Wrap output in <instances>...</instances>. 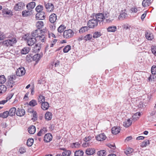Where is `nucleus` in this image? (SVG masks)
Segmentation results:
<instances>
[{
    "label": "nucleus",
    "instance_id": "4d7b16f0",
    "mask_svg": "<svg viewBox=\"0 0 156 156\" xmlns=\"http://www.w3.org/2000/svg\"><path fill=\"white\" fill-rule=\"evenodd\" d=\"M151 0H143L142 5L144 7H145L148 5V3H149Z\"/></svg>",
    "mask_w": 156,
    "mask_h": 156
},
{
    "label": "nucleus",
    "instance_id": "c9c22d12",
    "mask_svg": "<svg viewBox=\"0 0 156 156\" xmlns=\"http://www.w3.org/2000/svg\"><path fill=\"white\" fill-rule=\"evenodd\" d=\"M83 151L78 150L75 151L74 153V156H83Z\"/></svg>",
    "mask_w": 156,
    "mask_h": 156
},
{
    "label": "nucleus",
    "instance_id": "c756f323",
    "mask_svg": "<svg viewBox=\"0 0 156 156\" xmlns=\"http://www.w3.org/2000/svg\"><path fill=\"white\" fill-rule=\"evenodd\" d=\"M66 27L64 25L62 24L60 25L58 29V33H62L64 32V30L66 29Z\"/></svg>",
    "mask_w": 156,
    "mask_h": 156
},
{
    "label": "nucleus",
    "instance_id": "864d4df0",
    "mask_svg": "<svg viewBox=\"0 0 156 156\" xmlns=\"http://www.w3.org/2000/svg\"><path fill=\"white\" fill-rule=\"evenodd\" d=\"M151 49L152 53H153L154 55H156V45H152Z\"/></svg>",
    "mask_w": 156,
    "mask_h": 156
},
{
    "label": "nucleus",
    "instance_id": "37998d69",
    "mask_svg": "<svg viewBox=\"0 0 156 156\" xmlns=\"http://www.w3.org/2000/svg\"><path fill=\"white\" fill-rule=\"evenodd\" d=\"M34 140L32 138L29 139L27 142V145L29 147L31 146L33 144Z\"/></svg>",
    "mask_w": 156,
    "mask_h": 156
},
{
    "label": "nucleus",
    "instance_id": "de8ad7c7",
    "mask_svg": "<svg viewBox=\"0 0 156 156\" xmlns=\"http://www.w3.org/2000/svg\"><path fill=\"white\" fill-rule=\"evenodd\" d=\"M37 105V101L35 100H32L29 102V105L32 107H34Z\"/></svg>",
    "mask_w": 156,
    "mask_h": 156
},
{
    "label": "nucleus",
    "instance_id": "49530a36",
    "mask_svg": "<svg viewBox=\"0 0 156 156\" xmlns=\"http://www.w3.org/2000/svg\"><path fill=\"white\" fill-rule=\"evenodd\" d=\"M29 112L30 113L31 112L33 113V118L32 119H34V120H37V114L36 112L32 110V111H30Z\"/></svg>",
    "mask_w": 156,
    "mask_h": 156
},
{
    "label": "nucleus",
    "instance_id": "ea45409f",
    "mask_svg": "<svg viewBox=\"0 0 156 156\" xmlns=\"http://www.w3.org/2000/svg\"><path fill=\"white\" fill-rule=\"evenodd\" d=\"M150 144L149 140H144L141 144L140 147H146V146Z\"/></svg>",
    "mask_w": 156,
    "mask_h": 156
},
{
    "label": "nucleus",
    "instance_id": "338daca9",
    "mask_svg": "<svg viewBox=\"0 0 156 156\" xmlns=\"http://www.w3.org/2000/svg\"><path fill=\"white\" fill-rule=\"evenodd\" d=\"M73 144L74 145V147L75 148L79 147L80 145L79 143L78 142L73 143Z\"/></svg>",
    "mask_w": 156,
    "mask_h": 156
},
{
    "label": "nucleus",
    "instance_id": "9d476101",
    "mask_svg": "<svg viewBox=\"0 0 156 156\" xmlns=\"http://www.w3.org/2000/svg\"><path fill=\"white\" fill-rule=\"evenodd\" d=\"M45 18V13L43 11L38 12L36 15V18L37 20H43Z\"/></svg>",
    "mask_w": 156,
    "mask_h": 156
},
{
    "label": "nucleus",
    "instance_id": "1a4fd4ad",
    "mask_svg": "<svg viewBox=\"0 0 156 156\" xmlns=\"http://www.w3.org/2000/svg\"><path fill=\"white\" fill-rule=\"evenodd\" d=\"M24 6L25 5L23 3L20 2L15 5L14 9L15 11H19L22 9Z\"/></svg>",
    "mask_w": 156,
    "mask_h": 156
},
{
    "label": "nucleus",
    "instance_id": "9b49d317",
    "mask_svg": "<svg viewBox=\"0 0 156 156\" xmlns=\"http://www.w3.org/2000/svg\"><path fill=\"white\" fill-rule=\"evenodd\" d=\"M27 44L30 46L33 45L36 41V38L34 37H28L27 39Z\"/></svg>",
    "mask_w": 156,
    "mask_h": 156
},
{
    "label": "nucleus",
    "instance_id": "a211bd4d",
    "mask_svg": "<svg viewBox=\"0 0 156 156\" xmlns=\"http://www.w3.org/2000/svg\"><path fill=\"white\" fill-rule=\"evenodd\" d=\"M92 137L90 136H86L84 139V140L85 142V145H87L86 146H88L90 145L92 142L90 143V141Z\"/></svg>",
    "mask_w": 156,
    "mask_h": 156
},
{
    "label": "nucleus",
    "instance_id": "bb28decb",
    "mask_svg": "<svg viewBox=\"0 0 156 156\" xmlns=\"http://www.w3.org/2000/svg\"><path fill=\"white\" fill-rule=\"evenodd\" d=\"M31 13V11L29 10L27 11L25 10L22 12V15L24 17H27L30 16Z\"/></svg>",
    "mask_w": 156,
    "mask_h": 156
},
{
    "label": "nucleus",
    "instance_id": "2eb2a0df",
    "mask_svg": "<svg viewBox=\"0 0 156 156\" xmlns=\"http://www.w3.org/2000/svg\"><path fill=\"white\" fill-rule=\"evenodd\" d=\"M95 152V150L94 148H88L86 150V154L89 155L93 154Z\"/></svg>",
    "mask_w": 156,
    "mask_h": 156
},
{
    "label": "nucleus",
    "instance_id": "cd10ccee",
    "mask_svg": "<svg viewBox=\"0 0 156 156\" xmlns=\"http://www.w3.org/2000/svg\"><path fill=\"white\" fill-rule=\"evenodd\" d=\"M45 118L46 120H50L52 118V114L50 112H47L45 115Z\"/></svg>",
    "mask_w": 156,
    "mask_h": 156
},
{
    "label": "nucleus",
    "instance_id": "412c9836",
    "mask_svg": "<svg viewBox=\"0 0 156 156\" xmlns=\"http://www.w3.org/2000/svg\"><path fill=\"white\" fill-rule=\"evenodd\" d=\"M120 130L119 127H114L112 129V132L113 134H116L119 133Z\"/></svg>",
    "mask_w": 156,
    "mask_h": 156
},
{
    "label": "nucleus",
    "instance_id": "e433bc0d",
    "mask_svg": "<svg viewBox=\"0 0 156 156\" xmlns=\"http://www.w3.org/2000/svg\"><path fill=\"white\" fill-rule=\"evenodd\" d=\"M43 22L42 21H38L37 22L36 26L37 29H40L44 26Z\"/></svg>",
    "mask_w": 156,
    "mask_h": 156
},
{
    "label": "nucleus",
    "instance_id": "423d86ee",
    "mask_svg": "<svg viewBox=\"0 0 156 156\" xmlns=\"http://www.w3.org/2000/svg\"><path fill=\"white\" fill-rule=\"evenodd\" d=\"M93 16H94L95 18L97 20L98 22H102L104 19V14L102 13H99L97 14H94Z\"/></svg>",
    "mask_w": 156,
    "mask_h": 156
},
{
    "label": "nucleus",
    "instance_id": "5fc2aeb1",
    "mask_svg": "<svg viewBox=\"0 0 156 156\" xmlns=\"http://www.w3.org/2000/svg\"><path fill=\"white\" fill-rule=\"evenodd\" d=\"M101 35V33L99 32H96L93 34V37L94 38H97Z\"/></svg>",
    "mask_w": 156,
    "mask_h": 156
},
{
    "label": "nucleus",
    "instance_id": "f704fd0d",
    "mask_svg": "<svg viewBox=\"0 0 156 156\" xmlns=\"http://www.w3.org/2000/svg\"><path fill=\"white\" fill-rule=\"evenodd\" d=\"M38 101L40 103H43L45 102V98L44 96L43 95L40 94L39 95L38 97Z\"/></svg>",
    "mask_w": 156,
    "mask_h": 156
},
{
    "label": "nucleus",
    "instance_id": "5701e85b",
    "mask_svg": "<svg viewBox=\"0 0 156 156\" xmlns=\"http://www.w3.org/2000/svg\"><path fill=\"white\" fill-rule=\"evenodd\" d=\"M14 83L15 81L8 78V80L6 83V85L8 88H11L14 85Z\"/></svg>",
    "mask_w": 156,
    "mask_h": 156
},
{
    "label": "nucleus",
    "instance_id": "79ce46f5",
    "mask_svg": "<svg viewBox=\"0 0 156 156\" xmlns=\"http://www.w3.org/2000/svg\"><path fill=\"white\" fill-rule=\"evenodd\" d=\"M9 115L8 111H7L0 113V117L3 118H7Z\"/></svg>",
    "mask_w": 156,
    "mask_h": 156
},
{
    "label": "nucleus",
    "instance_id": "c03bdc74",
    "mask_svg": "<svg viewBox=\"0 0 156 156\" xmlns=\"http://www.w3.org/2000/svg\"><path fill=\"white\" fill-rule=\"evenodd\" d=\"M41 58V56L39 54H36L34 55L33 59L34 61H39Z\"/></svg>",
    "mask_w": 156,
    "mask_h": 156
},
{
    "label": "nucleus",
    "instance_id": "0eeeda50",
    "mask_svg": "<svg viewBox=\"0 0 156 156\" xmlns=\"http://www.w3.org/2000/svg\"><path fill=\"white\" fill-rule=\"evenodd\" d=\"M25 70L23 67H20L17 69L16 74L17 76H21L25 74Z\"/></svg>",
    "mask_w": 156,
    "mask_h": 156
},
{
    "label": "nucleus",
    "instance_id": "e2e57ef3",
    "mask_svg": "<svg viewBox=\"0 0 156 156\" xmlns=\"http://www.w3.org/2000/svg\"><path fill=\"white\" fill-rule=\"evenodd\" d=\"M122 28L126 30L129 29L130 26L128 24H125L122 26Z\"/></svg>",
    "mask_w": 156,
    "mask_h": 156
},
{
    "label": "nucleus",
    "instance_id": "393cba45",
    "mask_svg": "<svg viewBox=\"0 0 156 156\" xmlns=\"http://www.w3.org/2000/svg\"><path fill=\"white\" fill-rule=\"evenodd\" d=\"M47 128L46 127H44L43 129H41L38 133H37V135L38 136H41L47 132Z\"/></svg>",
    "mask_w": 156,
    "mask_h": 156
},
{
    "label": "nucleus",
    "instance_id": "aec40b11",
    "mask_svg": "<svg viewBox=\"0 0 156 156\" xmlns=\"http://www.w3.org/2000/svg\"><path fill=\"white\" fill-rule=\"evenodd\" d=\"M16 109L15 107H12L10 108L8 112V114L10 116H12L14 115L16 112Z\"/></svg>",
    "mask_w": 156,
    "mask_h": 156
},
{
    "label": "nucleus",
    "instance_id": "4c0bfd02",
    "mask_svg": "<svg viewBox=\"0 0 156 156\" xmlns=\"http://www.w3.org/2000/svg\"><path fill=\"white\" fill-rule=\"evenodd\" d=\"M88 27L85 26L81 27L79 30V33H83L86 31H87L89 30Z\"/></svg>",
    "mask_w": 156,
    "mask_h": 156
},
{
    "label": "nucleus",
    "instance_id": "39448f33",
    "mask_svg": "<svg viewBox=\"0 0 156 156\" xmlns=\"http://www.w3.org/2000/svg\"><path fill=\"white\" fill-rule=\"evenodd\" d=\"M45 31H46L45 29L41 30L39 29H37L32 33L31 35L34 38H38L39 36H40V35L42 33H45Z\"/></svg>",
    "mask_w": 156,
    "mask_h": 156
},
{
    "label": "nucleus",
    "instance_id": "b1692460",
    "mask_svg": "<svg viewBox=\"0 0 156 156\" xmlns=\"http://www.w3.org/2000/svg\"><path fill=\"white\" fill-rule=\"evenodd\" d=\"M117 30V27L115 26H109L107 28V30L108 32H115Z\"/></svg>",
    "mask_w": 156,
    "mask_h": 156
},
{
    "label": "nucleus",
    "instance_id": "0e129e2a",
    "mask_svg": "<svg viewBox=\"0 0 156 156\" xmlns=\"http://www.w3.org/2000/svg\"><path fill=\"white\" fill-rule=\"evenodd\" d=\"M25 151V150L23 147L20 148L19 151V152L21 154H23Z\"/></svg>",
    "mask_w": 156,
    "mask_h": 156
},
{
    "label": "nucleus",
    "instance_id": "a19ab883",
    "mask_svg": "<svg viewBox=\"0 0 156 156\" xmlns=\"http://www.w3.org/2000/svg\"><path fill=\"white\" fill-rule=\"evenodd\" d=\"M71 154V151L70 150H66L62 153V156H69Z\"/></svg>",
    "mask_w": 156,
    "mask_h": 156
},
{
    "label": "nucleus",
    "instance_id": "f3484780",
    "mask_svg": "<svg viewBox=\"0 0 156 156\" xmlns=\"http://www.w3.org/2000/svg\"><path fill=\"white\" fill-rule=\"evenodd\" d=\"M57 16L55 13H53L49 16V21L51 23H54L57 19Z\"/></svg>",
    "mask_w": 156,
    "mask_h": 156
},
{
    "label": "nucleus",
    "instance_id": "7ed1b4c3",
    "mask_svg": "<svg viewBox=\"0 0 156 156\" xmlns=\"http://www.w3.org/2000/svg\"><path fill=\"white\" fill-rule=\"evenodd\" d=\"M2 14L4 17H11L13 15L11 9L8 8L3 9L2 10Z\"/></svg>",
    "mask_w": 156,
    "mask_h": 156
},
{
    "label": "nucleus",
    "instance_id": "ddd939ff",
    "mask_svg": "<svg viewBox=\"0 0 156 156\" xmlns=\"http://www.w3.org/2000/svg\"><path fill=\"white\" fill-rule=\"evenodd\" d=\"M16 115L19 116H22L25 114V110L23 109L18 108L16 112Z\"/></svg>",
    "mask_w": 156,
    "mask_h": 156
},
{
    "label": "nucleus",
    "instance_id": "c85d7f7f",
    "mask_svg": "<svg viewBox=\"0 0 156 156\" xmlns=\"http://www.w3.org/2000/svg\"><path fill=\"white\" fill-rule=\"evenodd\" d=\"M132 123V121L129 119L124 122L123 125L125 127H127L131 125Z\"/></svg>",
    "mask_w": 156,
    "mask_h": 156
},
{
    "label": "nucleus",
    "instance_id": "680f3d73",
    "mask_svg": "<svg viewBox=\"0 0 156 156\" xmlns=\"http://www.w3.org/2000/svg\"><path fill=\"white\" fill-rule=\"evenodd\" d=\"M133 151V149L132 148H129L127 150H126L125 151V154L128 155V154L132 153Z\"/></svg>",
    "mask_w": 156,
    "mask_h": 156
},
{
    "label": "nucleus",
    "instance_id": "052dcab7",
    "mask_svg": "<svg viewBox=\"0 0 156 156\" xmlns=\"http://www.w3.org/2000/svg\"><path fill=\"white\" fill-rule=\"evenodd\" d=\"M52 23V24L49 25V27L51 30L53 31L55 30L56 28V26L54 23Z\"/></svg>",
    "mask_w": 156,
    "mask_h": 156
},
{
    "label": "nucleus",
    "instance_id": "4468645a",
    "mask_svg": "<svg viewBox=\"0 0 156 156\" xmlns=\"http://www.w3.org/2000/svg\"><path fill=\"white\" fill-rule=\"evenodd\" d=\"M52 138L51 134L50 133H48L45 135L44 140L46 142H49L52 140Z\"/></svg>",
    "mask_w": 156,
    "mask_h": 156
},
{
    "label": "nucleus",
    "instance_id": "09e8293b",
    "mask_svg": "<svg viewBox=\"0 0 156 156\" xmlns=\"http://www.w3.org/2000/svg\"><path fill=\"white\" fill-rule=\"evenodd\" d=\"M71 46L70 45L66 46L63 49V51L64 53L68 52L71 49Z\"/></svg>",
    "mask_w": 156,
    "mask_h": 156
},
{
    "label": "nucleus",
    "instance_id": "774afa93",
    "mask_svg": "<svg viewBox=\"0 0 156 156\" xmlns=\"http://www.w3.org/2000/svg\"><path fill=\"white\" fill-rule=\"evenodd\" d=\"M108 146L110 148L112 149H115V147L114 144H109L108 145Z\"/></svg>",
    "mask_w": 156,
    "mask_h": 156
},
{
    "label": "nucleus",
    "instance_id": "a18cd8bd",
    "mask_svg": "<svg viewBox=\"0 0 156 156\" xmlns=\"http://www.w3.org/2000/svg\"><path fill=\"white\" fill-rule=\"evenodd\" d=\"M36 10L37 12L42 11L43 9V6L41 5H37L36 8Z\"/></svg>",
    "mask_w": 156,
    "mask_h": 156
},
{
    "label": "nucleus",
    "instance_id": "603ef678",
    "mask_svg": "<svg viewBox=\"0 0 156 156\" xmlns=\"http://www.w3.org/2000/svg\"><path fill=\"white\" fill-rule=\"evenodd\" d=\"M60 61L58 60L55 61L52 63L51 65L52 66H55V67H58L60 64Z\"/></svg>",
    "mask_w": 156,
    "mask_h": 156
},
{
    "label": "nucleus",
    "instance_id": "f8f14e48",
    "mask_svg": "<svg viewBox=\"0 0 156 156\" xmlns=\"http://www.w3.org/2000/svg\"><path fill=\"white\" fill-rule=\"evenodd\" d=\"M95 138L97 140L101 141L105 140L106 138V137L104 133H102L96 136Z\"/></svg>",
    "mask_w": 156,
    "mask_h": 156
},
{
    "label": "nucleus",
    "instance_id": "72a5a7b5",
    "mask_svg": "<svg viewBox=\"0 0 156 156\" xmlns=\"http://www.w3.org/2000/svg\"><path fill=\"white\" fill-rule=\"evenodd\" d=\"M7 88L4 85H2L0 86V94L4 93L6 90Z\"/></svg>",
    "mask_w": 156,
    "mask_h": 156
},
{
    "label": "nucleus",
    "instance_id": "bf43d9fd",
    "mask_svg": "<svg viewBox=\"0 0 156 156\" xmlns=\"http://www.w3.org/2000/svg\"><path fill=\"white\" fill-rule=\"evenodd\" d=\"M16 77V75H11L8 76V78H9L10 80H11L14 81H15Z\"/></svg>",
    "mask_w": 156,
    "mask_h": 156
},
{
    "label": "nucleus",
    "instance_id": "20e7f679",
    "mask_svg": "<svg viewBox=\"0 0 156 156\" xmlns=\"http://www.w3.org/2000/svg\"><path fill=\"white\" fill-rule=\"evenodd\" d=\"M63 35L64 38L69 39L73 37L74 35V32L72 30L69 29L64 31Z\"/></svg>",
    "mask_w": 156,
    "mask_h": 156
},
{
    "label": "nucleus",
    "instance_id": "8fccbe9b",
    "mask_svg": "<svg viewBox=\"0 0 156 156\" xmlns=\"http://www.w3.org/2000/svg\"><path fill=\"white\" fill-rule=\"evenodd\" d=\"M41 45L40 44H36L34 48V51H38L41 48Z\"/></svg>",
    "mask_w": 156,
    "mask_h": 156
},
{
    "label": "nucleus",
    "instance_id": "6e6552de",
    "mask_svg": "<svg viewBox=\"0 0 156 156\" xmlns=\"http://www.w3.org/2000/svg\"><path fill=\"white\" fill-rule=\"evenodd\" d=\"M44 5L46 10L48 12L52 11L54 9V6L51 3H45Z\"/></svg>",
    "mask_w": 156,
    "mask_h": 156
},
{
    "label": "nucleus",
    "instance_id": "473e14b6",
    "mask_svg": "<svg viewBox=\"0 0 156 156\" xmlns=\"http://www.w3.org/2000/svg\"><path fill=\"white\" fill-rule=\"evenodd\" d=\"M127 15L125 12H122L120 13L119 17V19L120 20H122L126 18Z\"/></svg>",
    "mask_w": 156,
    "mask_h": 156
},
{
    "label": "nucleus",
    "instance_id": "f03ea898",
    "mask_svg": "<svg viewBox=\"0 0 156 156\" xmlns=\"http://www.w3.org/2000/svg\"><path fill=\"white\" fill-rule=\"evenodd\" d=\"M98 24V22L94 16H93V18L89 20L87 22L88 26L90 28H94L97 26Z\"/></svg>",
    "mask_w": 156,
    "mask_h": 156
},
{
    "label": "nucleus",
    "instance_id": "2f4dec72",
    "mask_svg": "<svg viewBox=\"0 0 156 156\" xmlns=\"http://www.w3.org/2000/svg\"><path fill=\"white\" fill-rule=\"evenodd\" d=\"M37 39H38L41 41L44 42H45L46 40V38H45L44 35L43 34V33H42L40 35V36L38 37V38H37Z\"/></svg>",
    "mask_w": 156,
    "mask_h": 156
},
{
    "label": "nucleus",
    "instance_id": "a878e982",
    "mask_svg": "<svg viewBox=\"0 0 156 156\" xmlns=\"http://www.w3.org/2000/svg\"><path fill=\"white\" fill-rule=\"evenodd\" d=\"M145 37L149 40H151L153 38V35L152 34L146 32L145 34Z\"/></svg>",
    "mask_w": 156,
    "mask_h": 156
},
{
    "label": "nucleus",
    "instance_id": "6e6d98bb",
    "mask_svg": "<svg viewBox=\"0 0 156 156\" xmlns=\"http://www.w3.org/2000/svg\"><path fill=\"white\" fill-rule=\"evenodd\" d=\"M92 35L90 34H87V35L84 37L83 38V39L86 41L89 40L91 39L92 38Z\"/></svg>",
    "mask_w": 156,
    "mask_h": 156
},
{
    "label": "nucleus",
    "instance_id": "f257e3e1",
    "mask_svg": "<svg viewBox=\"0 0 156 156\" xmlns=\"http://www.w3.org/2000/svg\"><path fill=\"white\" fill-rule=\"evenodd\" d=\"M17 42V40L15 38H13L4 41L2 42V44L5 47H9L13 45Z\"/></svg>",
    "mask_w": 156,
    "mask_h": 156
},
{
    "label": "nucleus",
    "instance_id": "7c9ffc66",
    "mask_svg": "<svg viewBox=\"0 0 156 156\" xmlns=\"http://www.w3.org/2000/svg\"><path fill=\"white\" fill-rule=\"evenodd\" d=\"M30 50L29 48L24 47L21 51V53L22 54H26L28 53Z\"/></svg>",
    "mask_w": 156,
    "mask_h": 156
},
{
    "label": "nucleus",
    "instance_id": "3c124183",
    "mask_svg": "<svg viewBox=\"0 0 156 156\" xmlns=\"http://www.w3.org/2000/svg\"><path fill=\"white\" fill-rule=\"evenodd\" d=\"M6 81V79L4 75L0 76V83H4Z\"/></svg>",
    "mask_w": 156,
    "mask_h": 156
},
{
    "label": "nucleus",
    "instance_id": "13d9d810",
    "mask_svg": "<svg viewBox=\"0 0 156 156\" xmlns=\"http://www.w3.org/2000/svg\"><path fill=\"white\" fill-rule=\"evenodd\" d=\"M151 72L152 74H156V66H153L151 69Z\"/></svg>",
    "mask_w": 156,
    "mask_h": 156
},
{
    "label": "nucleus",
    "instance_id": "dca6fc26",
    "mask_svg": "<svg viewBox=\"0 0 156 156\" xmlns=\"http://www.w3.org/2000/svg\"><path fill=\"white\" fill-rule=\"evenodd\" d=\"M36 5V3L34 2H31L28 4L26 6L27 9L32 11V10L33 9Z\"/></svg>",
    "mask_w": 156,
    "mask_h": 156
},
{
    "label": "nucleus",
    "instance_id": "6ab92c4d",
    "mask_svg": "<svg viewBox=\"0 0 156 156\" xmlns=\"http://www.w3.org/2000/svg\"><path fill=\"white\" fill-rule=\"evenodd\" d=\"M41 104V108L44 110H46L48 109L49 107V103L46 101H45Z\"/></svg>",
    "mask_w": 156,
    "mask_h": 156
},
{
    "label": "nucleus",
    "instance_id": "69168bd1",
    "mask_svg": "<svg viewBox=\"0 0 156 156\" xmlns=\"http://www.w3.org/2000/svg\"><path fill=\"white\" fill-rule=\"evenodd\" d=\"M130 10L132 12L136 13L137 11V8L135 7H133L130 9Z\"/></svg>",
    "mask_w": 156,
    "mask_h": 156
},
{
    "label": "nucleus",
    "instance_id": "58836bf2",
    "mask_svg": "<svg viewBox=\"0 0 156 156\" xmlns=\"http://www.w3.org/2000/svg\"><path fill=\"white\" fill-rule=\"evenodd\" d=\"M97 154L99 156H105L106 154V152L104 150H101L98 151Z\"/></svg>",
    "mask_w": 156,
    "mask_h": 156
},
{
    "label": "nucleus",
    "instance_id": "4be33fe9",
    "mask_svg": "<svg viewBox=\"0 0 156 156\" xmlns=\"http://www.w3.org/2000/svg\"><path fill=\"white\" fill-rule=\"evenodd\" d=\"M28 130L29 133L30 134H33L36 131L35 127L34 126H31L28 128Z\"/></svg>",
    "mask_w": 156,
    "mask_h": 156
}]
</instances>
